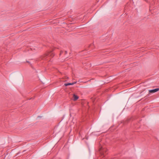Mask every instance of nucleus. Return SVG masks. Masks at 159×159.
Here are the masks:
<instances>
[{
	"label": "nucleus",
	"instance_id": "obj_3",
	"mask_svg": "<svg viewBox=\"0 0 159 159\" xmlns=\"http://www.w3.org/2000/svg\"><path fill=\"white\" fill-rule=\"evenodd\" d=\"M76 83V82H73L72 83H66V84H65L64 85L65 86H68L70 85H73L74 84H75Z\"/></svg>",
	"mask_w": 159,
	"mask_h": 159
},
{
	"label": "nucleus",
	"instance_id": "obj_2",
	"mask_svg": "<svg viewBox=\"0 0 159 159\" xmlns=\"http://www.w3.org/2000/svg\"><path fill=\"white\" fill-rule=\"evenodd\" d=\"M159 90V89L157 88L154 89L150 90H149V93H153L158 91Z\"/></svg>",
	"mask_w": 159,
	"mask_h": 159
},
{
	"label": "nucleus",
	"instance_id": "obj_7",
	"mask_svg": "<svg viewBox=\"0 0 159 159\" xmlns=\"http://www.w3.org/2000/svg\"><path fill=\"white\" fill-rule=\"evenodd\" d=\"M65 53H67L66 51H65Z\"/></svg>",
	"mask_w": 159,
	"mask_h": 159
},
{
	"label": "nucleus",
	"instance_id": "obj_8",
	"mask_svg": "<svg viewBox=\"0 0 159 159\" xmlns=\"http://www.w3.org/2000/svg\"><path fill=\"white\" fill-rule=\"evenodd\" d=\"M38 117H41L40 116H38Z\"/></svg>",
	"mask_w": 159,
	"mask_h": 159
},
{
	"label": "nucleus",
	"instance_id": "obj_4",
	"mask_svg": "<svg viewBox=\"0 0 159 159\" xmlns=\"http://www.w3.org/2000/svg\"><path fill=\"white\" fill-rule=\"evenodd\" d=\"M73 97H74V101H76L79 98V97L77 95H76L75 94H74V95H73Z\"/></svg>",
	"mask_w": 159,
	"mask_h": 159
},
{
	"label": "nucleus",
	"instance_id": "obj_6",
	"mask_svg": "<svg viewBox=\"0 0 159 159\" xmlns=\"http://www.w3.org/2000/svg\"><path fill=\"white\" fill-rule=\"evenodd\" d=\"M34 98H31L30 99H33Z\"/></svg>",
	"mask_w": 159,
	"mask_h": 159
},
{
	"label": "nucleus",
	"instance_id": "obj_5",
	"mask_svg": "<svg viewBox=\"0 0 159 159\" xmlns=\"http://www.w3.org/2000/svg\"><path fill=\"white\" fill-rule=\"evenodd\" d=\"M49 55H51V53H49Z\"/></svg>",
	"mask_w": 159,
	"mask_h": 159
},
{
	"label": "nucleus",
	"instance_id": "obj_1",
	"mask_svg": "<svg viewBox=\"0 0 159 159\" xmlns=\"http://www.w3.org/2000/svg\"><path fill=\"white\" fill-rule=\"evenodd\" d=\"M107 150L103 147L101 146L99 149V151L101 156L104 157L107 153Z\"/></svg>",
	"mask_w": 159,
	"mask_h": 159
}]
</instances>
